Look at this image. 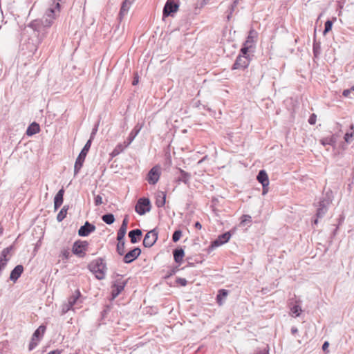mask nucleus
Here are the masks:
<instances>
[{"label":"nucleus","mask_w":354,"mask_h":354,"mask_svg":"<svg viewBox=\"0 0 354 354\" xmlns=\"http://www.w3.org/2000/svg\"><path fill=\"white\" fill-rule=\"evenodd\" d=\"M60 12L59 3L54 1L53 4L46 10L42 20L41 25L44 27L49 28L53 24V21Z\"/></svg>","instance_id":"1"},{"label":"nucleus","mask_w":354,"mask_h":354,"mask_svg":"<svg viewBox=\"0 0 354 354\" xmlns=\"http://www.w3.org/2000/svg\"><path fill=\"white\" fill-rule=\"evenodd\" d=\"M89 270L93 272L95 277L102 280L105 277V274L106 271V266L104 262L103 259L98 258L92 261L88 266Z\"/></svg>","instance_id":"2"},{"label":"nucleus","mask_w":354,"mask_h":354,"mask_svg":"<svg viewBox=\"0 0 354 354\" xmlns=\"http://www.w3.org/2000/svg\"><path fill=\"white\" fill-rule=\"evenodd\" d=\"M91 146V141L88 140L77 156L74 165V174L76 175L81 169L85 158Z\"/></svg>","instance_id":"3"},{"label":"nucleus","mask_w":354,"mask_h":354,"mask_svg":"<svg viewBox=\"0 0 354 354\" xmlns=\"http://www.w3.org/2000/svg\"><path fill=\"white\" fill-rule=\"evenodd\" d=\"M151 202L148 198L142 197L138 200L135 207L136 212L140 215H144L151 210Z\"/></svg>","instance_id":"4"},{"label":"nucleus","mask_w":354,"mask_h":354,"mask_svg":"<svg viewBox=\"0 0 354 354\" xmlns=\"http://www.w3.org/2000/svg\"><path fill=\"white\" fill-rule=\"evenodd\" d=\"M88 246V243L86 241L77 240L73 243L72 252L79 257H84Z\"/></svg>","instance_id":"5"},{"label":"nucleus","mask_w":354,"mask_h":354,"mask_svg":"<svg viewBox=\"0 0 354 354\" xmlns=\"http://www.w3.org/2000/svg\"><path fill=\"white\" fill-rule=\"evenodd\" d=\"M331 203L330 197L324 198L319 201V207L317 208L316 213V218L314 220L313 223L317 225L318 223V218H322L328 210V206Z\"/></svg>","instance_id":"6"},{"label":"nucleus","mask_w":354,"mask_h":354,"mask_svg":"<svg viewBox=\"0 0 354 354\" xmlns=\"http://www.w3.org/2000/svg\"><path fill=\"white\" fill-rule=\"evenodd\" d=\"M127 283V280H122L121 277L115 279L112 285L111 296L112 299L116 298L124 290Z\"/></svg>","instance_id":"7"},{"label":"nucleus","mask_w":354,"mask_h":354,"mask_svg":"<svg viewBox=\"0 0 354 354\" xmlns=\"http://www.w3.org/2000/svg\"><path fill=\"white\" fill-rule=\"evenodd\" d=\"M158 233L156 229L148 232L144 237L143 245L145 248L152 247L158 239Z\"/></svg>","instance_id":"8"},{"label":"nucleus","mask_w":354,"mask_h":354,"mask_svg":"<svg viewBox=\"0 0 354 354\" xmlns=\"http://www.w3.org/2000/svg\"><path fill=\"white\" fill-rule=\"evenodd\" d=\"M160 167L158 165L153 167L148 172L147 180L151 185H155L160 176Z\"/></svg>","instance_id":"9"},{"label":"nucleus","mask_w":354,"mask_h":354,"mask_svg":"<svg viewBox=\"0 0 354 354\" xmlns=\"http://www.w3.org/2000/svg\"><path fill=\"white\" fill-rule=\"evenodd\" d=\"M179 5L173 0H167L163 8V17L172 15L177 12Z\"/></svg>","instance_id":"10"},{"label":"nucleus","mask_w":354,"mask_h":354,"mask_svg":"<svg viewBox=\"0 0 354 354\" xmlns=\"http://www.w3.org/2000/svg\"><path fill=\"white\" fill-rule=\"evenodd\" d=\"M250 60L247 56L239 55L232 66V69L244 70L248 66Z\"/></svg>","instance_id":"11"},{"label":"nucleus","mask_w":354,"mask_h":354,"mask_svg":"<svg viewBox=\"0 0 354 354\" xmlns=\"http://www.w3.org/2000/svg\"><path fill=\"white\" fill-rule=\"evenodd\" d=\"M141 254V250L139 248H134L133 250L124 254L123 261L125 263H130L136 260Z\"/></svg>","instance_id":"12"},{"label":"nucleus","mask_w":354,"mask_h":354,"mask_svg":"<svg viewBox=\"0 0 354 354\" xmlns=\"http://www.w3.org/2000/svg\"><path fill=\"white\" fill-rule=\"evenodd\" d=\"M95 230L96 227L94 225L90 223L88 221H86L84 225L81 226L79 229L78 235L80 236H87Z\"/></svg>","instance_id":"13"},{"label":"nucleus","mask_w":354,"mask_h":354,"mask_svg":"<svg viewBox=\"0 0 354 354\" xmlns=\"http://www.w3.org/2000/svg\"><path fill=\"white\" fill-rule=\"evenodd\" d=\"M134 1L135 0H124L122 3V6L118 15V19L120 21H121L122 19L124 17V16L127 15Z\"/></svg>","instance_id":"14"},{"label":"nucleus","mask_w":354,"mask_h":354,"mask_svg":"<svg viewBox=\"0 0 354 354\" xmlns=\"http://www.w3.org/2000/svg\"><path fill=\"white\" fill-rule=\"evenodd\" d=\"M232 234L230 232H226L218 236V238L212 242L211 247L216 248L218 247L224 243L228 242L231 237Z\"/></svg>","instance_id":"15"},{"label":"nucleus","mask_w":354,"mask_h":354,"mask_svg":"<svg viewBox=\"0 0 354 354\" xmlns=\"http://www.w3.org/2000/svg\"><path fill=\"white\" fill-rule=\"evenodd\" d=\"M143 127V124L138 123L132 131L130 132L127 141H124V147H128L135 139L137 135L139 133L142 128Z\"/></svg>","instance_id":"16"},{"label":"nucleus","mask_w":354,"mask_h":354,"mask_svg":"<svg viewBox=\"0 0 354 354\" xmlns=\"http://www.w3.org/2000/svg\"><path fill=\"white\" fill-rule=\"evenodd\" d=\"M129 223L128 215H126L122 221V225L117 233V240L120 241L124 239L127 232V225Z\"/></svg>","instance_id":"17"},{"label":"nucleus","mask_w":354,"mask_h":354,"mask_svg":"<svg viewBox=\"0 0 354 354\" xmlns=\"http://www.w3.org/2000/svg\"><path fill=\"white\" fill-rule=\"evenodd\" d=\"M24 271V267L21 265H17L15 267V268L11 271L10 275V279L14 282H15L21 275Z\"/></svg>","instance_id":"18"},{"label":"nucleus","mask_w":354,"mask_h":354,"mask_svg":"<svg viewBox=\"0 0 354 354\" xmlns=\"http://www.w3.org/2000/svg\"><path fill=\"white\" fill-rule=\"evenodd\" d=\"M64 194V189H61L58 191V192L56 194L55 198H54V209L55 210H57L58 208L62 205L63 203V196Z\"/></svg>","instance_id":"19"},{"label":"nucleus","mask_w":354,"mask_h":354,"mask_svg":"<svg viewBox=\"0 0 354 354\" xmlns=\"http://www.w3.org/2000/svg\"><path fill=\"white\" fill-rule=\"evenodd\" d=\"M142 232L140 229H135L129 232V236L132 243H136L141 238Z\"/></svg>","instance_id":"20"},{"label":"nucleus","mask_w":354,"mask_h":354,"mask_svg":"<svg viewBox=\"0 0 354 354\" xmlns=\"http://www.w3.org/2000/svg\"><path fill=\"white\" fill-rule=\"evenodd\" d=\"M257 33L254 30H250L249 31L247 39L243 44H245V46H248L249 47L252 48L256 41L255 38L257 37Z\"/></svg>","instance_id":"21"},{"label":"nucleus","mask_w":354,"mask_h":354,"mask_svg":"<svg viewBox=\"0 0 354 354\" xmlns=\"http://www.w3.org/2000/svg\"><path fill=\"white\" fill-rule=\"evenodd\" d=\"M257 178L263 187H265V185H269L268 176L265 170H260Z\"/></svg>","instance_id":"22"},{"label":"nucleus","mask_w":354,"mask_h":354,"mask_svg":"<svg viewBox=\"0 0 354 354\" xmlns=\"http://www.w3.org/2000/svg\"><path fill=\"white\" fill-rule=\"evenodd\" d=\"M174 259L176 263L180 264L185 256V252L183 248H179L173 251Z\"/></svg>","instance_id":"23"},{"label":"nucleus","mask_w":354,"mask_h":354,"mask_svg":"<svg viewBox=\"0 0 354 354\" xmlns=\"http://www.w3.org/2000/svg\"><path fill=\"white\" fill-rule=\"evenodd\" d=\"M228 295V290L225 289H221L218 290L216 296V302L219 306L223 305L224 300L226 299Z\"/></svg>","instance_id":"24"},{"label":"nucleus","mask_w":354,"mask_h":354,"mask_svg":"<svg viewBox=\"0 0 354 354\" xmlns=\"http://www.w3.org/2000/svg\"><path fill=\"white\" fill-rule=\"evenodd\" d=\"M40 130L39 125L36 122H32L29 125L26 130V134L29 136H32L38 133Z\"/></svg>","instance_id":"25"},{"label":"nucleus","mask_w":354,"mask_h":354,"mask_svg":"<svg viewBox=\"0 0 354 354\" xmlns=\"http://www.w3.org/2000/svg\"><path fill=\"white\" fill-rule=\"evenodd\" d=\"M81 297V292L80 291L77 289L76 290L74 293L73 294V295H71L68 299V302L69 303V306L71 305L72 306H73L78 301L79 298Z\"/></svg>","instance_id":"26"},{"label":"nucleus","mask_w":354,"mask_h":354,"mask_svg":"<svg viewBox=\"0 0 354 354\" xmlns=\"http://www.w3.org/2000/svg\"><path fill=\"white\" fill-rule=\"evenodd\" d=\"M166 201V195L163 192L159 193L156 199V205L158 207H163Z\"/></svg>","instance_id":"27"},{"label":"nucleus","mask_w":354,"mask_h":354,"mask_svg":"<svg viewBox=\"0 0 354 354\" xmlns=\"http://www.w3.org/2000/svg\"><path fill=\"white\" fill-rule=\"evenodd\" d=\"M179 172L180 174V176L178 178L177 180L183 182L184 183L187 184L190 179L191 175L189 173L180 169H179Z\"/></svg>","instance_id":"28"},{"label":"nucleus","mask_w":354,"mask_h":354,"mask_svg":"<svg viewBox=\"0 0 354 354\" xmlns=\"http://www.w3.org/2000/svg\"><path fill=\"white\" fill-rule=\"evenodd\" d=\"M116 250L119 255L122 256L125 253V241L124 239L118 241L116 246Z\"/></svg>","instance_id":"29"},{"label":"nucleus","mask_w":354,"mask_h":354,"mask_svg":"<svg viewBox=\"0 0 354 354\" xmlns=\"http://www.w3.org/2000/svg\"><path fill=\"white\" fill-rule=\"evenodd\" d=\"M102 220L106 224L111 225L115 221V216L113 214L109 213L102 216Z\"/></svg>","instance_id":"30"},{"label":"nucleus","mask_w":354,"mask_h":354,"mask_svg":"<svg viewBox=\"0 0 354 354\" xmlns=\"http://www.w3.org/2000/svg\"><path fill=\"white\" fill-rule=\"evenodd\" d=\"M336 142V138L333 135L330 137H326L324 138H323L322 140H321V143L323 145H334Z\"/></svg>","instance_id":"31"},{"label":"nucleus","mask_w":354,"mask_h":354,"mask_svg":"<svg viewBox=\"0 0 354 354\" xmlns=\"http://www.w3.org/2000/svg\"><path fill=\"white\" fill-rule=\"evenodd\" d=\"M68 209V205H64L57 216V220L59 222L62 221L66 216L67 211Z\"/></svg>","instance_id":"32"},{"label":"nucleus","mask_w":354,"mask_h":354,"mask_svg":"<svg viewBox=\"0 0 354 354\" xmlns=\"http://www.w3.org/2000/svg\"><path fill=\"white\" fill-rule=\"evenodd\" d=\"M46 330V326H40L39 328L34 332L32 337L34 338L39 339L44 335V332Z\"/></svg>","instance_id":"33"},{"label":"nucleus","mask_w":354,"mask_h":354,"mask_svg":"<svg viewBox=\"0 0 354 354\" xmlns=\"http://www.w3.org/2000/svg\"><path fill=\"white\" fill-rule=\"evenodd\" d=\"M313 50L315 57H318L321 54V45L319 42L315 40L313 42Z\"/></svg>","instance_id":"34"},{"label":"nucleus","mask_w":354,"mask_h":354,"mask_svg":"<svg viewBox=\"0 0 354 354\" xmlns=\"http://www.w3.org/2000/svg\"><path fill=\"white\" fill-rule=\"evenodd\" d=\"M127 147H124V142L122 144H118L115 148L113 150L111 155L112 156H115L120 154L122 151H124L125 148Z\"/></svg>","instance_id":"35"},{"label":"nucleus","mask_w":354,"mask_h":354,"mask_svg":"<svg viewBox=\"0 0 354 354\" xmlns=\"http://www.w3.org/2000/svg\"><path fill=\"white\" fill-rule=\"evenodd\" d=\"M238 2H239V0H234L233 1V3L231 4V6H230V8L228 9V15L227 16V20H230V18L232 17V15L233 12H234L236 7L237 6Z\"/></svg>","instance_id":"36"},{"label":"nucleus","mask_w":354,"mask_h":354,"mask_svg":"<svg viewBox=\"0 0 354 354\" xmlns=\"http://www.w3.org/2000/svg\"><path fill=\"white\" fill-rule=\"evenodd\" d=\"M12 246H10V247H8L6 248H4L1 253V256H0V260H8V261H9V258H7V255L10 253V252L12 250Z\"/></svg>","instance_id":"37"},{"label":"nucleus","mask_w":354,"mask_h":354,"mask_svg":"<svg viewBox=\"0 0 354 354\" xmlns=\"http://www.w3.org/2000/svg\"><path fill=\"white\" fill-rule=\"evenodd\" d=\"M332 27H333V21L330 20H327L325 22L324 30L323 34L324 35H326V33H328L330 30H331Z\"/></svg>","instance_id":"38"},{"label":"nucleus","mask_w":354,"mask_h":354,"mask_svg":"<svg viewBox=\"0 0 354 354\" xmlns=\"http://www.w3.org/2000/svg\"><path fill=\"white\" fill-rule=\"evenodd\" d=\"M181 236H182V231L180 230H175L172 235V241L175 243L178 241L180 240Z\"/></svg>","instance_id":"39"},{"label":"nucleus","mask_w":354,"mask_h":354,"mask_svg":"<svg viewBox=\"0 0 354 354\" xmlns=\"http://www.w3.org/2000/svg\"><path fill=\"white\" fill-rule=\"evenodd\" d=\"M39 341V339L34 338V337H32L31 341L29 344V351L33 350L37 346Z\"/></svg>","instance_id":"40"},{"label":"nucleus","mask_w":354,"mask_h":354,"mask_svg":"<svg viewBox=\"0 0 354 354\" xmlns=\"http://www.w3.org/2000/svg\"><path fill=\"white\" fill-rule=\"evenodd\" d=\"M291 312L293 314H295V315L297 317L300 315V313L301 312V309L299 306L295 305L291 308Z\"/></svg>","instance_id":"41"},{"label":"nucleus","mask_w":354,"mask_h":354,"mask_svg":"<svg viewBox=\"0 0 354 354\" xmlns=\"http://www.w3.org/2000/svg\"><path fill=\"white\" fill-rule=\"evenodd\" d=\"M73 308V306L71 305L69 306V303L67 301V303L63 304L62 306V313H66L68 311H69L71 309Z\"/></svg>","instance_id":"42"},{"label":"nucleus","mask_w":354,"mask_h":354,"mask_svg":"<svg viewBox=\"0 0 354 354\" xmlns=\"http://www.w3.org/2000/svg\"><path fill=\"white\" fill-rule=\"evenodd\" d=\"M94 203L95 206H99L102 203V198L100 195H97L94 198Z\"/></svg>","instance_id":"43"},{"label":"nucleus","mask_w":354,"mask_h":354,"mask_svg":"<svg viewBox=\"0 0 354 354\" xmlns=\"http://www.w3.org/2000/svg\"><path fill=\"white\" fill-rule=\"evenodd\" d=\"M354 137V132H352V133H346L345 135H344V140L346 142H350L351 141V139L352 138Z\"/></svg>","instance_id":"44"},{"label":"nucleus","mask_w":354,"mask_h":354,"mask_svg":"<svg viewBox=\"0 0 354 354\" xmlns=\"http://www.w3.org/2000/svg\"><path fill=\"white\" fill-rule=\"evenodd\" d=\"M250 48H252L249 47L248 46H245V44H243V46L241 49V53L242 54L241 55V56H246L248 52L249 51V50Z\"/></svg>","instance_id":"45"},{"label":"nucleus","mask_w":354,"mask_h":354,"mask_svg":"<svg viewBox=\"0 0 354 354\" xmlns=\"http://www.w3.org/2000/svg\"><path fill=\"white\" fill-rule=\"evenodd\" d=\"M252 221V217L250 215L244 214L242 216L241 223H250Z\"/></svg>","instance_id":"46"},{"label":"nucleus","mask_w":354,"mask_h":354,"mask_svg":"<svg viewBox=\"0 0 354 354\" xmlns=\"http://www.w3.org/2000/svg\"><path fill=\"white\" fill-rule=\"evenodd\" d=\"M176 282L182 286H185L187 283V281L184 278H177Z\"/></svg>","instance_id":"47"},{"label":"nucleus","mask_w":354,"mask_h":354,"mask_svg":"<svg viewBox=\"0 0 354 354\" xmlns=\"http://www.w3.org/2000/svg\"><path fill=\"white\" fill-rule=\"evenodd\" d=\"M98 129V124H95L93 127L89 140L92 142Z\"/></svg>","instance_id":"48"},{"label":"nucleus","mask_w":354,"mask_h":354,"mask_svg":"<svg viewBox=\"0 0 354 354\" xmlns=\"http://www.w3.org/2000/svg\"><path fill=\"white\" fill-rule=\"evenodd\" d=\"M317 115L315 113L310 115L308 119V122L310 124H315L316 122Z\"/></svg>","instance_id":"49"},{"label":"nucleus","mask_w":354,"mask_h":354,"mask_svg":"<svg viewBox=\"0 0 354 354\" xmlns=\"http://www.w3.org/2000/svg\"><path fill=\"white\" fill-rule=\"evenodd\" d=\"M61 253L62 257H64L66 259H68L70 257V251L68 249L62 250Z\"/></svg>","instance_id":"50"},{"label":"nucleus","mask_w":354,"mask_h":354,"mask_svg":"<svg viewBox=\"0 0 354 354\" xmlns=\"http://www.w3.org/2000/svg\"><path fill=\"white\" fill-rule=\"evenodd\" d=\"M8 263V260H0V272H2V271L6 268V265Z\"/></svg>","instance_id":"51"},{"label":"nucleus","mask_w":354,"mask_h":354,"mask_svg":"<svg viewBox=\"0 0 354 354\" xmlns=\"http://www.w3.org/2000/svg\"><path fill=\"white\" fill-rule=\"evenodd\" d=\"M351 89H346L343 91L342 93V95L344 96V97H348L349 95L351 94Z\"/></svg>","instance_id":"52"},{"label":"nucleus","mask_w":354,"mask_h":354,"mask_svg":"<svg viewBox=\"0 0 354 354\" xmlns=\"http://www.w3.org/2000/svg\"><path fill=\"white\" fill-rule=\"evenodd\" d=\"M329 346V343L328 342H325L322 345V350L324 351H327L328 348Z\"/></svg>","instance_id":"53"},{"label":"nucleus","mask_w":354,"mask_h":354,"mask_svg":"<svg viewBox=\"0 0 354 354\" xmlns=\"http://www.w3.org/2000/svg\"><path fill=\"white\" fill-rule=\"evenodd\" d=\"M268 185H265V187H263L262 194L265 195L268 193Z\"/></svg>","instance_id":"54"},{"label":"nucleus","mask_w":354,"mask_h":354,"mask_svg":"<svg viewBox=\"0 0 354 354\" xmlns=\"http://www.w3.org/2000/svg\"><path fill=\"white\" fill-rule=\"evenodd\" d=\"M60 353H61V351L56 349V350L49 352L48 354H60Z\"/></svg>","instance_id":"55"},{"label":"nucleus","mask_w":354,"mask_h":354,"mask_svg":"<svg viewBox=\"0 0 354 354\" xmlns=\"http://www.w3.org/2000/svg\"><path fill=\"white\" fill-rule=\"evenodd\" d=\"M194 226H195L196 228H197L198 230H201L202 228V225L200 223V222H198V221L195 223Z\"/></svg>","instance_id":"56"},{"label":"nucleus","mask_w":354,"mask_h":354,"mask_svg":"<svg viewBox=\"0 0 354 354\" xmlns=\"http://www.w3.org/2000/svg\"><path fill=\"white\" fill-rule=\"evenodd\" d=\"M298 332V329L296 327H292L291 328V333L292 335L296 334Z\"/></svg>","instance_id":"57"},{"label":"nucleus","mask_w":354,"mask_h":354,"mask_svg":"<svg viewBox=\"0 0 354 354\" xmlns=\"http://www.w3.org/2000/svg\"><path fill=\"white\" fill-rule=\"evenodd\" d=\"M138 83V77L136 76L133 80L132 84L136 85Z\"/></svg>","instance_id":"58"},{"label":"nucleus","mask_w":354,"mask_h":354,"mask_svg":"<svg viewBox=\"0 0 354 354\" xmlns=\"http://www.w3.org/2000/svg\"><path fill=\"white\" fill-rule=\"evenodd\" d=\"M257 354H268V351L264 349L263 351H259Z\"/></svg>","instance_id":"59"},{"label":"nucleus","mask_w":354,"mask_h":354,"mask_svg":"<svg viewBox=\"0 0 354 354\" xmlns=\"http://www.w3.org/2000/svg\"><path fill=\"white\" fill-rule=\"evenodd\" d=\"M209 0H203L201 6H203L208 3Z\"/></svg>","instance_id":"60"},{"label":"nucleus","mask_w":354,"mask_h":354,"mask_svg":"<svg viewBox=\"0 0 354 354\" xmlns=\"http://www.w3.org/2000/svg\"><path fill=\"white\" fill-rule=\"evenodd\" d=\"M3 234V228L0 227V235Z\"/></svg>","instance_id":"61"},{"label":"nucleus","mask_w":354,"mask_h":354,"mask_svg":"<svg viewBox=\"0 0 354 354\" xmlns=\"http://www.w3.org/2000/svg\"><path fill=\"white\" fill-rule=\"evenodd\" d=\"M350 128H351V129L354 131V125L353 124H351Z\"/></svg>","instance_id":"62"},{"label":"nucleus","mask_w":354,"mask_h":354,"mask_svg":"<svg viewBox=\"0 0 354 354\" xmlns=\"http://www.w3.org/2000/svg\"><path fill=\"white\" fill-rule=\"evenodd\" d=\"M175 271L174 270H172V272L170 273V274H172L173 273H174Z\"/></svg>","instance_id":"63"},{"label":"nucleus","mask_w":354,"mask_h":354,"mask_svg":"<svg viewBox=\"0 0 354 354\" xmlns=\"http://www.w3.org/2000/svg\"><path fill=\"white\" fill-rule=\"evenodd\" d=\"M351 91H352V90H353V91H354V86L351 88Z\"/></svg>","instance_id":"64"}]
</instances>
